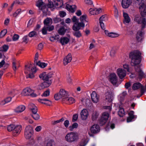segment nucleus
Wrapping results in <instances>:
<instances>
[{"instance_id": "nucleus-1", "label": "nucleus", "mask_w": 146, "mask_h": 146, "mask_svg": "<svg viewBox=\"0 0 146 146\" xmlns=\"http://www.w3.org/2000/svg\"><path fill=\"white\" fill-rule=\"evenodd\" d=\"M39 78L42 79L44 82L41 83L38 85V88L41 90L49 87L51 84L52 80L49 79L50 77L45 74V72L40 74L39 75Z\"/></svg>"}, {"instance_id": "nucleus-2", "label": "nucleus", "mask_w": 146, "mask_h": 146, "mask_svg": "<svg viewBox=\"0 0 146 146\" xmlns=\"http://www.w3.org/2000/svg\"><path fill=\"white\" fill-rule=\"evenodd\" d=\"M129 57L131 59L132 66L137 65L139 64L141 61V53L139 51H135L131 52L129 54Z\"/></svg>"}, {"instance_id": "nucleus-3", "label": "nucleus", "mask_w": 146, "mask_h": 146, "mask_svg": "<svg viewBox=\"0 0 146 146\" xmlns=\"http://www.w3.org/2000/svg\"><path fill=\"white\" fill-rule=\"evenodd\" d=\"M63 5V0H52V1H50L48 4V7L50 8H61Z\"/></svg>"}, {"instance_id": "nucleus-4", "label": "nucleus", "mask_w": 146, "mask_h": 146, "mask_svg": "<svg viewBox=\"0 0 146 146\" xmlns=\"http://www.w3.org/2000/svg\"><path fill=\"white\" fill-rule=\"evenodd\" d=\"M32 65L31 64H29L25 66V70L29 72V74L27 76V78H33L34 77V74L36 72V69L35 65V66H32Z\"/></svg>"}, {"instance_id": "nucleus-5", "label": "nucleus", "mask_w": 146, "mask_h": 146, "mask_svg": "<svg viewBox=\"0 0 146 146\" xmlns=\"http://www.w3.org/2000/svg\"><path fill=\"white\" fill-rule=\"evenodd\" d=\"M7 129L9 131H12L13 135L16 136L20 133L22 130V126L20 125L15 126L13 125H10L8 126Z\"/></svg>"}, {"instance_id": "nucleus-6", "label": "nucleus", "mask_w": 146, "mask_h": 146, "mask_svg": "<svg viewBox=\"0 0 146 146\" xmlns=\"http://www.w3.org/2000/svg\"><path fill=\"white\" fill-rule=\"evenodd\" d=\"M78 138L77 133L70 132L67 134L65 137L66 141L69 142H72L76 141Z\"/></svg>"}, {"instance_id": "nucleus-7", "label": "nucleus", "mask_w": 146, "mask_h": 146, "mask_svg": "<svg viewBox=\"0 0 146 146\" xmlns=\"http://www.w3.org/2000/svg\"><path fill=\"white\" fill-rule=\"evenodd\" d=\"M33 133V128L30 126H27L25 129V136L27 139H30Z\"/></svg>"}, {"instance_id": "nucleus-8", "label": "nucleus", "mask_w": 146, "mask_h": 146, "mask_svg": "<svg viewBox=\"0 0 146 146\" xmlns=\"http://www.w3.org/2000/svg\"><path fill=\"white\" fill-rule=\"evenodd\" d=\"M68 92L64 91V103L68 104H72L75 102L74 99L73 98L69 97Z\"/></svg>"}, {"instance_id": "nucleus-9", "label": "nucleus", "mask_w": 146, "mask_h": 146, "mask_svg": "<svg viewBox=\"0 0 146 146\" xmlns=\"http://www.w3.org/2000/svg\"><path fill=\"white\" fill-rule=\"evenodd\" d=\"M109 117V114L108 112H104L102 116V117L100 120V123L101 125L104 124Z\"/></svg>"}, {"instance_id": "nucleus-10", "label": "nucleus", "mask_w": 146, "mask_h": 146, "mask_svg": "<svg viewBox=\"0 0 146 146\" xmlns=\"http://www.w3.org/2000/svg\"><path fill=\"white\" fill-rule=\"evenodd\" d=\"M84 27V23L78 22L73 24L72 27V29L74 31H78V30L83 29Z\"/></svg>"}, {"instance_id": "nucleus-11", "label": "nucleus", "mask_w": 146, "mask_h": 146, "mask_svg": "<svg viewBox=\"0 0 146 146\" xmlns=\"http://www.w3.org/2000/svg\"><path fill=\"white\" fill-rule=\"evenodd\" d=\"M116 73L120 79H122L126 75V72L125 70L123 68H119L117 70Z\"/></svg>"}, {"instance_id": "nucleus-12", "label": "nucleus", "mask_w": 146, "mask_h": 146, "mask_svg": "<svg viewBox=\"0 0 146 146\" xmlns=\"http://www.w3.org/2000/svg\"><path fill=\"white\" fill-rule=\"evenodd\" d=\"M134 20L138 24L142 23L143 25H146L145 19L143 18L139 15H136L135 16Z\"/></svg>"}, {"instance_id": "nucleus-13", "label": "nucleus", "mask_w": 146, "mask_h": 146, "mask_svg": "<svg viewBox=\"0 0 146 146\" xmlns=\"http://www.w3.org/2000/svg\"><path fill=\"white\" fill-rule=\"evenodd\" d=\"M54 98L55 100H58L60 99H64V89H61L58 93L55 94L54 95Z\"/></svg>"}, {"instance_id": "nucleus-14", "label": "nucleus", "mask_w": 146, "mask_h": 146, "mask_svg": "<svg viewBox=\"0 0 146 146\" xmlns=\"http://www.w3.org/2000/svg\"><path fill=\"white\" fill-rule=\"evenodd\" d=\"M105 100L106 102H111L113 98V94L111 92H108L105 94Z\"/></svg>"}, {"instance_id": "nucleus-15", "label": "nucleus", "mask_w": 146, "mask_h": 146, "mask_svg": "<svg viewBox=\"0 0 146 146\" xmlns=\"http://www.w3.org/2000/svg\"><path fill=\"white\" fill-rule=\"evenodd\" d=\"M110 81L113 85H115L118 81L117 78L115 73H112L109 76Z\"/></svg>"}, {"instance_id": "nucleus-16", "label": "nucleus", "mask_w": 146, "mask_h": 146, "mask_svg": "<svg viewBox=\"0 0 146 146\" xmlns=\"http://www.w3.org/2000/svg\"><path fill=\"white\" fill-rule=\"evenodd\" d=\"M91 97L92 102L94 103H97L99 100V96L96 92L93 91L91 94Z\"/></svg>"}, {"instance_id": "nucleus-17", "label": "nucleus", "mask_w": 146, "mask_h": 146, "mask_svg": "<svg viewBox=\"0 0 146 146\" xmlns=\"http://www.w3.org/2000/svg\"><path fill=\"white\" fill-rule=\"evenodd\" d=\"M90 131L92 133L96 134L99 133L100 131V127L99 125L97 124H95L91 127Z\"/></svg>"}, {"instance_id": "nucleus-18", "label": "nucleus", "mask_w": 146, "mask_h": 146, "mask_svg": "<svg viewBox=\"0 0 146 146\" xmlns=\"http://www.w3.org/2000/svg\"><path fill=\"white\" fill-rule=\"evenodd\" d=\"M81 119L83 120H86L88 117L89 113L88 110L85 109L82 110L80 113Z\"/></svg>"}, {"instance_id": "nucleus-19", "label": "nucleus", "mask_w": 146, "mask_h": 146, "mask_svg": "<svg viewBox=\"0 0 146 146\" xmlns=\"http://www.w3.org/2000/svg\"><path fill=\"white\" fill-rule=\"evenodd\" d=\"M132 3L131 0H122L121 5L123 8H128Z\"/></svg>"}, {"instance_id": "nucleus-20", "label": "nucleus", "mask_w": 146, "mask_h": 146, "mask_svg": "<svg viewBox=\"0 0 146 146\" xmlns=\"http://www.w3.org/2000/svg\"><path fill=\"white\" fill-rule=\"evenodd\" d=\"M106 35L111 38H115L119 36V35L117 33L113 32H110L107 30L104 31Z\"/></svg>"}, {"instance_id": "nucleus-21", "label": "nucleus", "mask_w": 146, "mask_h": 146, "mask_svg": "<svg viewBox=\"0 0 146 146\" xmlns=\"http://www.w3.org/2000/svg\"><path fill=\"white\" fill-rule=\"evenodd\" d=\"M89 11L90 14L92 15H95L101 13L102 10L101 9L91 8L90 9Z\"/></svg>"}, {"instance_id": "nucleus-22", "label": "nucleus", "mask_w": 146, "mask_h": 146, "mask_svg": "<svg viewBox=\"0 0 146 146\" xmlns=\"http://www.w3.org/2000/svg\"><path fill=\"white\" fill-rule=\"evenodd\" d=\"M139 8L142 16L145 17L146 15V5H145L141 6H139Z\"/></svg>"}, {"instance_id": "nucleus-23", "label": "nucleus", "mask_w": 146, "mask_h": 146, "mask_svg": "<svg viewBox=\"0 0 146 146\" xmlns=\"http://www.w3.org/2000/svg\"><path fill=\"white\" fill-rule=\"evenodd\" d=\"M66 9L68 11L72 13H74L76 9V7L75 5H70L67 4L66 6Z\"/></svg>"}, {"instance_id": "nucleus-24", "label": "nucleus", "mask_w": 146, "mask_h": 146, "mask_svg": "<svg viewBox=\"0 0 146 146\" xmlns=\"http://www.w3.org/2000/svg\"><path fill=\"white\" fill-rule=\"evenodd\" d=\"M34 92L30 88H27L23 90V94L25 96H30L32 93Z\"/></svg>"}, {"instance_id": "nucleus-25", "label": "nucleus", "mask_w": 146, "mask_h": 146, "mask_svg": "<svg viewBox=\"0 0 146 146\" xmlns=\"http://www.w3.org/2000/svg\"><path fill=\"white\" fill-rule=\"evenodd\" d=\"M38 101L42 104H46L47 105L50 106L51 103V102L50 100L46 98L42 99H38Z\"/></svg>"}, {"instance_id": "nucleus-26", "label": "nucleus", "mask_w": 146, "mask_h": 146, "mask_svg": "<svg viewBox=\"0 0 146 146\" xmlns=\"http://www.w3.org/2000/svg\"><path fill=\"white\" fill-rule=\"evenodd\" d=\"M53 21L54 23H57L59 22H61L60 24L62 25H64V21L63 19H62L60 17H56L53 19Z\"/></svg>"}, {"instance_id": "nucleus-27", "label": "nucleus", "mask_w": 146, "mask_h": 146, "mask_svg": "<svg viewBox=\"0 0 146 146\" xmlns=\"http://www.w3.org/2000/svg\"><path fill=\"white\" fill-rule=\"evenodd\" d=\"M134 112L133 111H130L128 113L129 117L127 119V122H129L131 121L134 118Z\"/></svg>"}, {"instance_id": "nucleus-28", "label": "nucleus", "mask_w": 146, "mask_h": 146, "mask_svg": "<svg viewBox=\"0 0 146 146\" xmlns=\"http://www.w3.org/2000/svg\"><path fill=\"white\" fill-rule=\"evenodd\" d=\"M72 56L70 53L68 54V55L64 59V65H67L68 63L70 62L72 60Z\"/></svg>"}, {"instance_id": "nucleus-29", "label": "nucleus", "mask_w": 146, "mask_h": 146, "mask_svg": "<svg viewBox=\"0 0 146 146\" xmlns=\"http://www.w3.org/2000/svg\"><path fill=\"white\" fill-rule=\"evenodd\" d=\"M25 109V107L23 105H20L17 107L15 110L16 113H21L24 111Z\"/></svg>"}, {"instance_id": "nucleus-30", "label": "nucleus", "mask_w": 146, "mask_h": 146, "mask_svg": "<svg viewBox=\"0 0 146 146\" xmlns=\"http://www.w3.org/2000/svg\"><path fill=\"white\" fill-rule=\"evenodd\" d=\"M30 109L32 110L33 113H36L37 111V107L33 104H31L29 105Z\"/></svg>"}, {"instance_id": "nucleus-31", "label": "nucleus", "mask_w": 146, "mask_h": 146, "mask_svg": "<svg viewBox=\"0 0 146 146\" xmlns=\"http://www.w3.org/2000/svg\"><path fill=\"white\" fill-rule=\"evenodd\" d=\"M123 17L124 18V22L126 23H129L130 21V18L128 14L125 12H123Z\"/></svg>"}, {"instance_id": "nucleus-32", "label": "nucleus", "mask_w": 146, "mask_h": 146, "mask_svg": "<svg viewBox=\"0 0 146 146\" xmlns=\"http://www.w3.org/2000/svg\"><path fill=\"white\" fill-rule=\"evenodd\" d=\"M81 22L84 23L87 22L88 21V20L87 18V15H84L81 16L80 18Z\"/></svg>"}, {"instance_id": "nucleus-33", "label": "nucleus", "mask_w": 146, "mask_h": 146, "mask_svg": "<svg viewBox=\"0 0 146 146\" xmlns=\"http://www.w3.org/2000/svg\"><path fill=\"white\" fill-rule=\"evenodd\" d=\"M142 86V85L139 82H136L134 83L132 86V89L134 90H137Z\"/></svg>"}, {"instance_id": "nucleus-34", "label": "nucleus", "mask_w": 146, "mask_h": 146, "mask_svg": "<svg viewBox=\"0 0 146 146\" xmlns=\"http://www.w3.org/2000/svg\"><path fill=\"white\" fill-rule=\"evenodd\" d=\"M66 81L67 82L70 84H72V79L70 75V72H68L66 74Z\"/></svg>"}, {"instance_id": "nucleus-35", "label": "nucleus", "mask_w": 146, "mask_h": 146, "mask_svg": "<svg viewBox=\"0 0 146 146\" xmlns=\"http://www.w3.org/2000/svg\"><path fill=\"white\" fill-rule=\"evenodd\" d=\"M40 9L42 11L43 13L45 15H47L48 9L46 5H45L42 6Z\"/></svg>"}, {"instance_id": "nucleus-36", "label": "nucleus", "mask_w": 146, "mask_h": 146, "mask_svg": "<svg viewBox=\"0 0 146 146\" xmlns=\"http://www.w3.org/2000/svg\"><path fill=\"white\" fill-rule=\"evenodd\" d=\"M48 65L47 63L45 62H40V61L39 60L38 63H37V65L38 66L41 68H44L45 67Z\"/></svg>"}, {"instance_id": "nucleus-37", "label": "nucleus", "mask_w": 146, "mask_h": 146, "mask_svg": "<svg viewBox=\"0 0 146 146\" xmlns=\"http://www.w3.org/2000/svg\"><path fill=\"white\" fill-rule=\"evenodd\" d=\"M52 19L50 18H47L44 21V25L48 26L50 22H52Z\"/></svg>"}, {"instance_id": "nucleus-38", "label": "nucleus", "mask_w": 146, "mask_h": 146, "mask_svg": "<svg viewBox=\"0 0 146 146\" xmlns=\"http://www.w3.org/2000/svg\"><path fill=\"white\" fill-rule=\"evenodd\" d=\"M29 36L30 37H35L37 35V32L35 30L30 32L29 34Z\"/></svg>"}, {"instance_id": "nucleus-39", "label": "nucleus", "mask_w": 146, "mask_h": 146, "mask_svg": "<svg viewBox=\"0 0 146 146\" xmlns=\"http://www.w3.org/2000/svg\"><path fill=\"white\" fill-rule=\"evenodd\" d=\"M142 32L141 31H138L136 36L137 39L139 41L141 40L142 37Z\"/></svg>"}, {"instance_id": "nucleus-40", "label": "nucleus", "mask_w": 146, "mask_h": 146, "mask_svg": "<svg viewBox=\"0 0 146 146\" xmlns=\"http://www.w3.org/2000/svg\"><path fill=\"white\" fill-rule=\"evenodd\" d=\"M44 5H45L44 4L42 0H38L36 3V6L40 9L42 6Z\"/></svg>"}, {"instance_id": "nucleus-41", "label": "nucleus", "mask_w": 146, "mask_h": 146, "mask_svg": "<svg viewBox=\"0 0 146 146\" xmlns=\"http://www.w3.org/2000/svg\"><path fill=\"white\" fill-rule=\"evenodd\" d=\"M125 112L124 109L122 108H119V111L118 112V114L120 117H122L125 114Z\"/></svg>"}, {"instance_id": "nucleus-42", "label": "nucleus", "mask_w": 146, "mask_h": 146, "mask_svg": "<svg viewBox=\"0 0 146 146\" xmlns=\"http://www.w3.org/2000/svg\"><path fill=\"white\" fill-rule=\"evenodd\" d=\"M59 38V35L57 34L54 36H52L50 38V40L51 42H53L54 40H57Z\"/></svg>"}, {"instance_id": "nucleus-43", "label": "nucleus", "mask_w": 146, "mask_h": 146, "mask_svg": "<svg viewBox=\"0 0 146 146\" xmlns=\"http://www.w3.org/2000/svg\"><path fill=\"white\" fill-rule=\"evenodd\" d=\"M74 31V32L73 33V35L74 36H76L77 38H79L81 36V34L79 30Z\"/></svg>"}, {"instance_id": "nucleus-44", "label": "nucleus", "mask_w": 146, "mask_h": 146, "mask_svg": "<svg viewBox=\"0 0 146 146\" xmlns=\"http://www.w3.org/2000/svg\"><path fill=\"white\" fill-rule=\"evenodd\" d=\"M9 49V46L7 45H3L2 47L0 48L1 52V51L3 52H6Z\"/></svg>"}, {"instance_id": "nucleus-45", "label": "nucleus", "mask_w": 146, "mask_h": 146, "mask_svg": "<svg viewBox=\"0 0 146 146\" xmlns=\"http://www.w3.org/2000/svg\"><path fill=\"white\" fill-rule=\"evenodd\" d=\"M127 94V93L126 91L123 92L122 93L120 94L119 97L120 98L121 100H122Z\"/></svg>"}, {"instance_id": "nucleus-46", "label": "nucleus", "mask_w": 146, "mask_h": 146, "mask_svg": "<svg viewBox=\"0 0 146 146\" xmlns=\"http://www.w3.org/2000/svg\"><path fill=\"white\" fill-rule=\"evenodd\" d=\"M136 3L138 4L139 6H141L145 4L144 3L143 0H135Z\"/></svg>"}, {"instance_id": "nucleus-47", "label": "nucleus", "mask_w": 146, "mask_h": 146, "mask_svg": "<svg viewBox=\"0 0 146 146\" xmlns=\"http://www.w3.org/2000/svg\"><path fill=\"white\" fill-rule=\"evenodd\" d=\"M63 121H64V118L63 117H62L61 119L59 120L52 121V123L53 125H55L57 123H60V122Z\"/></svg>"}, {"instance_id": "nucleus-48", "label": "nucleus", "mask_w": 146, "mask_h": 146, "mask_svg": "<svg viewBox=\"0 0 146 146\" xmlns=\"http://www.w3.org/2000/svg\"><path fill=\"white\" fill-rule=\"evenodd\" d=\"M78 126V124L77 123H74L72 124V126H70L69 127V129L70 131H72L74 129L77 128Z\"/></svg>"}, {"instance_id": "nucleus-49", "label": "nucleus", "mask_w": 146, "mask_h": 146, "mask_svg": "<svg viewBox=\"0 0 146 146\" xmlns=\"http://www.w3.org/2000/svg\"><path fill=\"white\" fill-rule=\"evenodd\" d=\"M32 117L35 120H37L39 119V115L36 113H34L31 115Z\"/></svg>"}, {"instance_id": "nucleus-50", "label": "nucleus", "mask_w": 146, "mask_h": 146, "mask_svg": "<svg viewBox=\"0 0 146 146\" xmlns=\"http://www.w3.org/2000/svg\"><path fill=\"white\" fill-rule=\"evenodd\" d=\"M7 33V30L6 29H4L0 33V38L3 37Z\"/></svg>"}, {"instance_id": "nucleus-51", "label": "nucleus", "mask_w": 146, "mask_h": 146, "mask_svg": "<svg viewBox=\"0 0 146 146\" xmlns=\"http://www.w3.org/2000/svg\"><path fill=\"white\" fill-rule=\"evenodd\" d=\"M58 32L59 35H64V26L60 28L58 30Z\"/></svg>"}, {"instance_id": "nucleus-52", "label": "nucleus", "mask_w": 146, "mask_h": 146, "mask_svg": "<svg viewBox=\"0 0 146 146\" xmlns=\"http://www.w3.org/2000/svg\"><path fill=\"white\" fill-rule=\"evenodd\" d=\"M46 146H55V143L53 140H50L47 143Z\"/></svg>"}, {"instance_id": "nucleus-53", "label": "nucleus", "mask_w": 146, "mask_h": 146, "mask_svg": "<svg viewBox=\"0 0 146 146\" xmlns=\"http://www.w3.org/2000/svg\"><path fill=\"white\" fill-rule=\"evenodd\" d=\"M50 90L49 89H47L45 91L44 93L42 95V96L47 97L50 95Z\"/></svg>"}, {"instance_id": "nucleus-54", "label": "nucleus", "mask_w": 146, "mask_h": 146, "mask_svg": "<svg viewBox=\"0 0 146 146\" xmlns=\"http://www.w3.org/2000/svg\"><path fill=\"white\" fill-rule=\"evenodd\" d=\"M123 67L124 70H125L126 71L128 72H130L129 66L127 64H125L123 65Z\"/></svg>"}, {"instance_id": "nucleus-55", "label": "nucleus", "mask_w": 146, "mask_h": 146, "mask_svg": "<svg viewBox=\"0 0 146 146\" xmlns=\"http://www.w3.org/2000/svg\"><path fill=\"white\" fill-rule=\"evenodd\" d=\"M47 29L46 27L44 26L42 29V33L43 35H46L47 34Z\"/></svg>"}, {"instance_id": "nucleus-56", "label": "nucleus", "mask_w": 146, "mask_h": 146, "mask_svg": "<svg viewBox=\"0 0 146 146\" xmlns=\"http://www.w3.org/2000/svg\"><path fill=\"white\" fill-rule=\"evenodd\" d=\"M98 113L96 112H94L92 115V118L93 120H95L97 118L98 116Z\"/></svg>"}, {"instance_id": "nucleus-57", "label": "nucleus", "mask_w": 146, "mask_h": 146, "mask_svg": "<svg viewBox=\"0 0 146 146\" xmlns=\"http://www.w3.org/2000/svg\"><path fill=\"white\" fill-rule=\"evenodd\" d=\"M19 38V36L17 34H15L12 38L13 41H16L18 40Z\"/></svg>"}, {"instance_id": "nucleus-58", "label": "nucleus", "mask_w": 146, "mask_h": 146, "mask_svg": "<svg viewBox=\"0 0 146 146\" xmlns=\"http://www.w3.org/2000/svg\"><path fill=\"white\" fill-rule=\"evenodd\" d=\"M70 39V36L69 35L68 36V37H64V43L67 44L69 41Z\"/></svg>"}, {"instance_id": "nucleus-59", "label": "nucleus", "mask_w": 146, "mask_h": 146, "mask_svg": "<svg viewBox=\"0 0 146 146\" xmlns=\"http://www.w3.org/2000/svg\"><path fill=\"white\" fill-rule=\"evenodd\" d=\"M72 20L74 23H76L78 22V19H77L76 17L75 16H73L72 18Z\"/></svg>"}, {"instance_id": "nucleus-60", "label": "nucleus", "mask_w": 146, "mask_h": 146, "mask_svg": "<svg viewBox=\"0 0 146 146\" xmlns=\"http://www.w3.org/2000/svg\"><path fill=\"white\" fill-rule=\"evenodd\" d=\"M46 28L48 31H51L54 30V27L53 25H52L51 26L48 25L47 26Z\"/></svg>"}, {"instance_id": "nucleus-61", "label": "nucleus", "mask_w": 146, "mask_h": 146, "mask_svg": "<svg viewBox=\"0 0 146 146\" xmlns=\"http://www.w3.org/2000/svg\"><path fill=\"white\" fill-rule=\"evenodd\" d=\"M85 2L88 5H91L93 4V2L91 0H85Z\"/></svg>"}, {"instance_id": "nucleus-62", "label": "nucleus", "mask_w": 146, "mask_h": 146, "mask_svg": "<svg viewBox=\"0 0 146 146\" xmlns=\"http://www.w3.org/2000/svg\"><path fill=\"white\" fill-rule=\"evenodd\" d=\"M12 64L13 69L15 71L17 70V66H16V64L15 60H13Z\"/></svg>"}, {"instance_id": "nucleus-63", "label": "nucleus", "mask_w": 146, "mask_h": 146, "mask_svg": "<svg viewBox=\"0 0 146 146\" xmlns=\"http://www.w3.org/2000/svg\"><path fill=\"white\" fill-rule=\"evenodd\" d=\"M78 117V115L77 114H76L74 115H73V118H72V120L74 121H76Z\"/></svg>"}, {"instance_id": "nucleus-64", "label": "nucleus", "mask_w": 146, "mask_h": 146, "mask_svg": "<svg viewBox=\"0 0 146 146\" xmlns=\"http://www.w3.org/2000/svg\"><path fill=\"white\" fill-rule=\"evenodd\" d=\"M43 45L41 43H40L38 45V49L39 50H41L43 48Z\"/></svg>"}]
</instances>
